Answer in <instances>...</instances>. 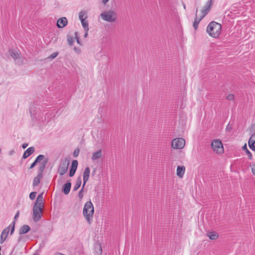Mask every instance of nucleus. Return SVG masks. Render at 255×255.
Here are the masks:
<instances>
[{"instance_id":"nucleus-26","label":"nucleus","mask_w":255,"mask_h":255,"mask_svg":"<svg viewBox=\"0 0 255 255\" xmlns=\"http://www.w3.org/2000/svg\"><path fill=\"white\" fill-rule=\"evenodd\" d=\"M255 133H254L251 134V136L249 139L248 145L255 144Z\"/></svg>"},{"instance_id":"nucleus-41","label":"nucleus","mask_w":255,"mask_h":255,"mask_svg":"<svg viewBox=\"0 0 255 255\" xmlns=\"http://www.w3.org/2000/svg\"><path fill=\"white\" fill-rule=\"evenodd\" d=\"M6 238L2 236V235H0V243L1 244H3V242L5 241Z\"/></svg>"},{"instance_id":"nucleus-31","label":"nucleus","mask_w":255,"mask_h":255,"mask_svg":"<svg viewBox=\"0 0 255 255\" xmlns=\"http://www.w3.org/2000/svg\"><path fill=\"white\" fill-rule=\"evenodd\" d=\"M67 41H68V44L70 46L73 45V44L74 42V40L73 37L69 35H67Z\"/></svg>"},{"instance_id":"nucleus-5","label":"nucleus","mask_w":255,"mask_h":255,"mask_svg":"<svg viewBox=\"0 0 255 255\" xmlns=\"http://www.w3.org/2000/svg\"><path fill=\"white\" fill-rule=\"evenodd\" d=\"M211 147L214 151L218 154H221L224 152V147L220 139H214L211 143Z\"/></svg>"},{"instance_id":"nucleus-52","label":"nucleus","mask_w":255,"mask_h":255,"mask_svg":"<svg viewBox=\"0 0 255 255\" xmlns=\"http://www.w3.org/2000/svg\"><path fill=\"white\" fill-rule=\"evenodd\" d=\"M21 237H19L17 240V242L18 243H19L21 242Z\"/></svg>"},{"instance_id":"nucleus-19","label":"nucleus","mask_w":255,"mask_h":255,"mask_svg":"<svg viewBox=\"0 0 255 255\" xmlns=\"http://www.w3.org/2000/svg\"><path fill=\"white\" fill-rule=\"evenodd\" d=\"M185 168L184 166H178L177 168V175L179 177H182L184 174Z\"/></svg>"},{"instance_id":"nucleus-40","label":"nucleus","mask_w":255,"mask_h":255,"mask_svg":"<svg viewBox=\"0 0 255 255\" xmlns=\"http://www.w3.org/2000/svg\"><path fill=\"white\" fill-rule=\"evenodd\" d=\"M81 183H82L81 177L80 176H79L76 180V184H78V185L81 186Z\"/></svg>"},{"instance_id":"nucleus-30","label":"nucleus","mask_w":255,"mask_h":255,"mask_svg":"<svg viewBox=\"0 0 255 255\" xmlns=\"http://www.w3.org/2000/svg\"><path fill=\"white\" fill-rule=\"evenodd\" d=\"M84 15H86V12L85 11H81L79 13V18L81 21L84 20L87 18V16H86L85 18H83Z\"/></svg>"},{"instance_id":"nucleus-18","label":"nucleus","mask_w":255,"mask_h":255,"mask_svg":"<svg viewBox=\"0 0 255 255\" xmlns=\"http://www.w3.org/2000/svg\"><path fill=\"white\" fill-rule=\"evenodd\" d=\"M48 159L46 158L40 164L38 168L39 173L38 174H43V172L46 167V165L48 162Z\"/></svg>"},{"instance_id":"nucleus-28","label":"nucleus","mask_w":255,"mask_h":255,"mask_svg":"<svg viewBox=\"0 0 255 255\" xmlns=\"http://www.w3.org/2000/svg\"><path fill=\"white\" fill-rule=\"evenodd\" d=\"M9 227H6L2 231L1 235L7 238V237L9 234Z\"/></svg>"},{"instance_id":"nucleus-10","label":"nucleus","mask_w":255,"mask_h":255,"mask_svg":"<svg viewBox=\"0 0 255 255\" xmlns=\"http://www.w3.org/2000/svg\"><path fill=\"white\" fill-rule=\"evenodd\" d=\"M212 4V0H209L204 6L203 9L201 10L202 15H201L203 17H204L210 11L211 7Z\"/></svg>"},{"instance_id":"nucleus-3","label":"nucleus","mask_w":255,"mask_h":255,"mask_svg":"<svg viewBox=\"0 0 255 255\" xmlns=\"http://www.w3.org/2000/svg\"><path fill=\"white\" fill-rule=\"evenodd\" d=\"M94 212V206L91 201L87 202L83 208V215L89 224L91 223Z\"/></svg>"},{"instance_id":"nucleus-22","label":"nucleus","mask_w":255,"mask_h":255,"mask_svg":"<svg viewBox=\"0 0 255 255\" xmlns=\"http://www.w3.org/2000/svg\"><path fill=\"white\" fill-rule=\"evenodd\" d=\"M102 156V150L101 149L93 153L92 159L94 161L100 158Z\"/></svg>"},{"instance_id":"nucleus-56","label":"nucleus","mask_w":255,"mask_h":255,"mask_svg":"<svg viewBox=\"0 0 255 255\" xmlns=\"http://www.w3.org/2000/svg\"><path fill=\"white\" fill-rule=\"evenodd\" d=\"M1 149L0 148V154L1 153Z\"/></svg>"},{"instance_id":"nucleus-17","label":"nucleus","mask_w":255,"mask_h":255,"mask_svg":"<svg viewBox=\"0 0 255 255\" xmlns=\"http://www.w3.org/2000/svg\"><path fill=\"white\" fill-rule=\"evenodd\" d=\"M30 230V228L28 225H24L21 227L19 230L20 235L26 234Z\"/></svg>"},{"instance_id":"nucleus-55","label":"nucleus","mask_w":255,"mask_h":255,"mask_svg":"<svg viewBox=\"0 0 255 255\" xmlns=\"http://www.w3.org/2000/svg\"><path fill=\"white\" fill-rule=\"evenodd\" d=\"M184 8H186V6L185 5H184Z\"/></svg>"},{"instance_id":"nucleus-51","label":"nucleus","mask_w":255,"mask_h":255,"mask_svg":"<svg viewBox=\"0 0 255 255\" xmlns=\"http://www.w3.org/2000/svg\"><path fill=\"white\" fill-rule=\"evenodd\" d=\"M85 31V33L84 36V37L86 38V37H87V36L88 35V31Z\"/></svg>"},{"instance_id":"nucleus-42","label":"nucleus","mask_w":255,"mask_h":255,"mask_svg":"<svg viewBox=\"0 0 255 255\" xmlns=\"http://www.w3.org/2000/svg\"><path fill=\"white\" fill-rule=\"evenodd\" d=\"M80 186L78 185V184H75L73 187V190L74 191H77L79 188Z\"/></svg>"},{"instance_id":"nucleus-20","label":"nucleus","mask_w":255,"mask_h":255,"mask_svg":"<svg viewBox=\"0 0 255 255\" xmlns=\"http://www.w3.org/2000/svg\"><path fill=\"white\" fill-rule=\"evenodd\" d=\"M43 193H42L38 195L34 205H36V206H43V205H42L43 201Z\"/></svg>"},{"instance_id":"nucleus-37","label":"nucleus","mask_w":255,"mask_h":255,"mask_svg":"<svg viewBox=\"0 0 255 255\" xmlns=\"http://www.w3.org/2000/svg\"><path fill=\"white\" fill-rule=\"evenodd\" d=\"M79 152L80 149L79 148H76L73 152V156L74 157H77L79 154Z\"/></svg>"},{"instance_id":"nucleus-23","label":"nucleus","mask_w":255,"mask_h":255,"mask_svg":"<svg viewBox=\"0 0 255 255\" xmlns=\"http://www.w3.org/2000/svg\"><path fill=\"white\" fill-rule=\"evenodd\" d=\"M242 149L245 151L246 154L248 156V158L250 160H252L253 158V155L252 153L249 151V150L247 148V144L245 143L242 147Z\"/></svg>"},{"instance_id":"nucleus-25","label":"nucleus","mask_w":255,"mask_h":255,"mask_svg":"<svg viewBox=\"0 0 255 255\" xmlns=\"http://www.w3.org/2000/svg\"><path fill=\"white\" fill-rule=\"evenodd\" d=\"M95 254L96 255H101L102 254V247L101 244H97L95 246Z\"/></svg>"},{"instance_id":"nucleus-9","label":"nucleus","mask_w":255,"mask_h":255,"mask_svg":"<svg viewBox=\"0 0 255 255\" xmlns=\"http://www.w3.org/2000/svg\"><path fill=\"white\" fill-rule=\"evenodd\" d=\"M8 52L9 55L13 58V59L16 63H21V62L19 61L20 58V53L18 51L13 49H10Z\"/></svg>"},{"instance_id":"nucleus-2","label":"nucleus","mask_w":255,"mask_h":255,"mask_svg":"<svg viewBox=\"0 0 255 255\" xmlns=\"http://www.w3.org/2000/svg\"><path fill=\"white\" fill-rule=\"evenodd\" d=\"M221 28L222 26L220 23L213 21L208 25L206 31L210 36L217 38L220 34Z\"/></svg>"},{"instance_id":"nucleus-48","label":"nucleus","mask_w":255,"mask_h":255,"mask_svg":"<svg viewBox=\"0 0 255 255\" xmlns=\"http://www.w3.org/2000/svg\"><path fill=\"white\" fill-rule=\"evenodd\" d=\"M252 170L253 174L255 176V165L252 168Z\"/></svg>"},{"instance_id":"nucleus-39","label":"nucleus","mask_w":255,"mask_h":255,"mask_svg":"<svg viewBox=\"0 0 255 255\" xmlns=\"http://www.w3.org/2000/svg\"><path fill=\"white\" fill-rule=\"evenodd\" d=\"M75 38L76 39L77 42L78 44H81L80 38H79V36L78 35V32H76L75 33Z\"/></svg>"},{"instance_id":"nucleus-24","label":"nucleus","mask_w":255,"mask_h":255,"mask_svg":"<svg viewBox=\"0 0 255 255\" xmlns=\"http://www.w3.org/2000/svg\"><path fill=\"white\" fill-rule=\"evenodd\" d=\"M207 236L210 238V239L212 240H216L219 237L218 233L215 232H209L207 234Z\"/></svg>"},{"instance_id":"nucleus-1","label":"nucleus","mask_w":255,"mask_h":255,"mask_svg":"<svg viewBox=\"0 0 255 255\" xmlns=\"http://www.w3.org/2000/svg\"><path fill=\"white\" fill-rule=\"evenodd\" d=\"M44 107L41 106L39 107H35L34 106L31 105L30 107V113L31 117L35 118L36 120L44 122L46 121V116H44Z\"/></svg>"},{"instance_id":"nucleus-14","label":"nucleus","mask_w":255,"mask_h":255,"mask_svg":"<svg viewBox=\"0 0 255 255\" xmlns=\"http://www.w3.org/2000/svg\"><path fill=\"white\" fill-rule=\"evenodd\" d=\"M198 9V8H197L196 9L195 18L194 19V21L193 24V26L195 30H196L197 29L199 23H200V21L204 18L202 16H201L199 18L197 17Z\"/></svg>"},{"instance_id":"nucleus-49","label":"nucleus","mask_w":255,"mask_h":255,"mask_svg":"<svg viewBox=\"0 0 255 255\" xmlns=\"http://www.w3.org/2000/svg\"><path fill=\"white\" fill-rule=\"evenodd\" d=\"M53 255H65L62 254L61 253H59V252H57V253H54Z\"/></svg>"},{"instance_id":"nucleus-27","label":"nucleus","mask_w":255,"mask_h":255,"mask_svg":"<svg viewBox=\"0 0 255 255\" xmlns=\"http://www.w3.org/2000/svg\"><path fill=\"white\" fill-rule=\"evenodd\" d=\"M81 22V23H82V25L84 29V30L85 31H88L89 30V24H88V22L87 21L84 20H82Z\"/></svg>"},{"instance_id":"nucleus-38","label":"nucleus","mask_w":255,"mask_h":255,"mask_svg":"<svg viewBox=\"0 0 255 255\" xmlns=\"http://www.w3.org/2000/svg\"><path fill=\"white\" fill-rule=\"evenodd\" d=\"M83 190H84V188H83V187H82L81 189L79 191V193H78V197L81 199L83 198V196H84L83 193Z\"/></svg>"},{"instance_id":"nucleus-45","label":"nucleus","mask_w":255,"mask_h":255,"mask_svg":"<svg viewBox=\"0 0 255 255\" xmlns=\"http://www.w3.org/2000/svg\"><path fill=\"white\" fill-rule=\"evenodd\" d=\"M37 163L36 162V161L34 160V161L31 164L30 166V169H32L34 167H35V166L36 165Z\"/></svg>"},{"instance_id":"nucleus-47","label":"nucleus","mask_w":255,"mask_h":255,"mask_svg":"<svg viewBox=\"0 0 255 255\" xmlns=\"http://www.w3.org/2000/svg\"><path fill=\"white\" fill-rule=\"evenodd\" d=\"M27 146H28V143H25L22 144V147L24 149V148H26L27 147Z\"/></svg>"},{"instance_id":"nucleus-32","label":"nucleus","mask_w":255,"mask_h":255,"mask_svg":"<svg viewBox=\"0 0 255 255\" xmlns=\"http://www.w3.org/2000/svg\"><path fill=\"white\" fill-rule=\"evenodd\" d=\"M248 130L249 131L250 134L255 133V123L253 124Z\"/></svg>"},{"instance_id":"nucleus-16","label":"nucleus","mask_w":255,"mask_h":255,"mask_svg":"<svg viewBox=\"0 0 255 255\" xmlns=\"http://www.w3.org/2000/svg\"><path fill=\"white\" fill-rule=\"evenodd\" d=\"M35 151V148L34 147H30L28 148H27L24 152L22 158L26 159L27 157H28L29 156L31 155Z\"/></svg>"},{"instance_id":"nucleus-34","label":"nucleus","mask_w":255,"mask_h":255,"mask_svg":"<svg viewBox=\"0 0 255 255\" xmlns=\"http://www.w3.org/2000/svg\"><path fill=\"white\" fill-rule=\"evenodd\" d=\"M44 156L42 154L39 155L35 159V161L37 163L40 162L43 159Z\"/></svg>"},{"instance_id":"nucleus-12","label":"nucleus","mask_w":255,"mask_h":255,"mask_svg":"<svg viewBox=\"0 0 255 255\" xmlns=\"http://www.w3.org/2000/svg\"><path fill=\"white\" fill-rule=\"evenodd\" d=\"M71 188V180H67L65 184L62 187V191L65 194L67 195L69 193Z\"/></svg>"},{"instance_id":"nucleus-4","label":"nucleus","mask_w":255,"mask_h":255,"mask_svg":"<svg viewBox=\"0 0 255 255\" xmlns=\"http://www.w3.org/2000/svg\"><path fill=\"white\" fill-rule=\"evenodd\" d=\"M100 16L103 20L106 21L114 22L117 19V14L114 11L108 10L102 12L100 14Z\"/></svg>"},{"instance_id":"nucleus-36","label":"nucleus","mask_w":255,"mask_h":255,"mask_svg":"<svg viewBox=\"0 0 255 255\" xmlns=\"http://www.w3.org/2000/svg\"><path fill=\"white\" fill-rule=\"evenodd\" d=\"M36 192H32L29 194V198L31 200H34L35 198Z\"/></svg>"},{"instance_id":"nucleus-53","label":"nucleus","mask_w":255,"mask_h":255,"mask_svg":"<svg viewBox=\"0 0 255 255\" xmlns=\"http://www.w3.org/2000/svg\"><path fill=\"white\" fill-rule=\"evenodd\" d=\"M13 152V151H11L10 152V154H12Z\"/></svg>"},{"instance_id":"nucleus-6","label":"nucleus","mask_w":255,"mask_h":255,"mask_svg":"<svg viewBox=\"0 0 255 255\" xmlns=\"http://www.w3.org/2000/svg\"><path fill=\"white\" fill-rule=\"evenodd\" d=\"M43 207V206H33L32 218L35 222H38L42 217Z\"/></svg>"},{"instance_id":"nucleus-46","label":"nucleus","mask_w":255,"mask_h":255,"mask_svg":"<svg viewBox=\"0 0 255 255\" xmlns=\"http://www.w3.org/2000/svg\"><path fill=\"white\" fill-rule=\"evenodd\" d=\"M74 50L77 53H79L80 52V50L78 47H75L74 48Z\"/></svg>"},{"instance_id":"nucleus-11","label":"nucleus","mask_w":255,"mask_h":255,"mask_svg":"<svg viewBox=\"0 0 255 255\" xmlns=\"http://www.w3.org/2000/svg\"><path fill=\"white\" fill-rule=\"evenodd\" d=\"M78 162V161L76 160H74L72 162V164L70 167V170H69V176L70 177H73L77 168Z\"/></svg>"},{"instance_id":"nucleus-44","label":"nucleus","mask_w":255,"mask_h":255,"mask_svg":"<svg viewBox=\"0 0 255 255\" xmlns=\"http://www.w3.org/2000/svg\"><path fill=\"white\" fill-rule=\"evenodd\" d=\"M19 215V211H18L17 212V213H16L15 214V216H14V221H15V220H16L18 218Z\"/></svg>"},{"instance_id":"nucleus-33","label":"nucleus","mask_w":255,"mask_h":255,"mask_svg":"<svg viewBox=\"0 0 255 255\" xmlns=\"http://www.w3.org/2000/svg\"><path fill=\"white\" fill-rule=\"evenodd\" d=\"M58 54L59 53L58 52L53 53L52 54H51L49 56L47 57V59L50 60L53 59L58 56Z\"/></svg>"},{"instance_id":"nucleus-43","label":"nucleus","mask_w":255,"mask_h":255,"mask_svg":"<svg viewBox=\"0 0 255 255\" xmlns=\"http://www.w3.org/2000/svg\"><path fill=\"white\" fill-rule=\"evenodd\" d=\"M232 128V126H230L229 124H228V126L226 127V130L227 131H230L231 130Z\"/></svg>"},{"instance_id":"nucleus-35","label":"nucleus","mask_w":255,"mask_h":255,"mask_svg":"<svg viewBox=\"0 0 255 255\" xmlns=\"http://www.w3.org/2000/svg\"><path fill=\"white\" fill-rule=\"evenodd\" d=\"M235 96L233 94H229L226 97V99L229 101H233L234 100Z\"/></svg>"},{"instance_id":"nucleus-21","label":"nucleus","mask_w":255,"mask_h":255,"mask_svg":"<svg viewBox=\"0 0 255 255\" xmlns=\"http://www.w3.org/2000/svg\"><path fill=\"white\" fill-rule=\"evenodd\" d=\"M43 174H38V175L34 178L33 181V186H37L40 182V179L42 178Z\"/></svg>"},{"instance_id":"nucleus-13","label":"nucleus","mask_w":255,"mask_h":255,"mask_svg":"<svg viewBox=\"0 0 255 255\" xmlns=\"http://www.w3.org/2000/svg\"><path fill=\"white\" fill-rule=\"evenodd\" d=\"M90 173V169L89 167H87L83 172V188H84V187L86 185V182L89 179Z\"/></svg>"},{"instance_id":"nucleus-15","label":"nucleus","mask_w":255,"mask_h":255,"mask_svg":"<svg viewBox=\"0 0 255 255\" xmlns=\"http://www.w3.org/2000/svg\"><path fill=\"white\" fill-rule=\"evenodd\" d=\"M68 23L67 19L66 17H63L59 18L57 22V26L59 28H63Z\"/></svg>"},{"instance_id":"nucleus-7","label":"nucleus","mask_w":255,"mask_h":255,"mask_svg":"<svg viewBox=\"0 0 255 255\" xmlns=\"http://www.w3.org/2000/svg\"><path fill=\"white\" fill-rule=\"evenodd\" d=\"M69 164V161L67 159H61L57 170L60 175H63L66 173Z\"/></svg>"},{"instance_id":"nucleus-29","label":"nucleus","mask_w":255,"mask_h":255,"mask_svg":"<svg viewBox=\"0 0 255 255\" xmlns=\"http://www.w3.org/2000/svg\"><path fill=\"white\" fill-rule=\"evenodd\" d=\"M15 221H13L11 224H10L8 227H9V229L10 228V235H12L15 230Z\"/></svg>"},{"instance_id":"nucleus-54","label":"nucleus","mask_w":255,"mask_h":255,"mask_svg":"<svg viewBox=\"0 0 255 255\" xmlns=\"http://www.w3.org/2000/svg\"><path fill=\"white\" fill-rule=\"evenodd\" d=\"M95 173V170L93 171V174Z\"/></svg>"},{"instance_id":"nucleus-8","label":"nucleus","mask_w":255,"mask_h":255,"mask_svg":"<svg viewBox=\"0 0 255 255\" xmlns=\"http://www.w3.org/2000/svg\"><path fill=\"white\" fill-rule=\"evenodd\" d=\"M185 140L182 138H177L172 140L171 145L174 149H181L185 145Z\"/></svg>"},{"instance_id":"nucleus-50","label":"nucleus","mask_w":255,"mask_h":255,"mask_svg":"<svg viewBox=\"0 0 255 255\" xmlns=\"http://www.w3.org/2000/svg\"><path fill=\"white\" fill-rule=\"evenodd\" d=\"M109 0H102V2L104 4H106L109 1Z\"/></svg>"}]
</instances>
